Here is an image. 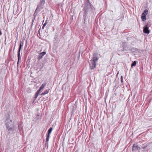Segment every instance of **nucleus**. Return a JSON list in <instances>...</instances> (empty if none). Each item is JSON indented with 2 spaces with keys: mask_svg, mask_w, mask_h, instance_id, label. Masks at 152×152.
I'll return each instance as SVG.
<instances>
[{
  "mask_svg": "<svg viewBox=\"0 0 152 152\" xmlns=\"http://www.w3.org/2000/svg\"><path fill=\"white\" fill-rule=\"evenodd\" d=\"M94 10L95 8L90 2L89 0H86L85 1L83 8V11L84 12L83 15V19L84 22L86 20V18L87 16L90 15L93 13Z\"/></svg>",
  "mask_w": 152,
  "mask_h": 152,
  "instance_id": "1",
  "label": "nucleus"
},
{
  "mask_svg": "<svg viewBox=\"0 0 152 152\" xmlns=\"http://www.w3.org/2000/svg\"><path fill=\"white\" fill-rule=\"evenodd\" d=\"M5 125L8 131H12L15 129L12 120L7 118L5 121Z\"/></svg>",
  "mask_w": 152,
  "mask_h": 152,
  "instance_id": "2",
  "label": "nucleus"
},
{
  "mask_svg": "<svg viewBox=\"0 0 152 152\" xmlns=\"http://www.w3.org/2000/svg\"><path fill=\"white\" fill-rule=\"evenodd\" d=\"M45 3V0H40L38 4L37 8L39 10V11H40L41 10L43 9L44 7V5Z\"/></svg>",
  "mask_w": 152,
  "mask_h": 152,
  "instance_id": "3",
  "label": "nucleus"
},
{
  "mask_svg": "<svg viewBox=\"0 0 152 152\" xmlns=\"http://www.w3.org/2000/svg\"><path fill=\"white\" fill-rule=\"evenodd\" d=\"M122 47L123 49H121L120 51L121 52H124L128 51L129 50L128 48L127 47V45L126 43L123 42L122 43Z\"/></svg>",
  "mask_w": 152,
  "mask_h": 152,
  "instance_id": "4",
  "label": "nucleus"
},
{
  "mask_svg": "<svg viewBox=\"0 0 152 152\" xmlns=\"http://www.w3.org/2000/svg\"><path fill=\"white\" fill-rule=\"evenodd\" d=\"M140 150V147L138 146L137 144L135 143L133 144L132 148V151L134 152L135 151Z\"/></svg>",
  "mask_w": 152,
  "mask_h": 152,
  "instance_id": "5",
  "label": "nucleus"
},
{
  "mask_svg": "<svg viewBox=\"0 0 152 152\" xmlns=\"http://www.w3.org/2000/svg\"><path fill=\"white\" fill-rule=\"evenodd\" d=\"M98 55V54L97 53H94L93 54V57L90 61H92L96 63L99 59V58L97 57Z\"/></svg>",
  "mask_w": 152,
  "mask_h": 152,
  "instance_id": "6",
  "label": "nucleus"
},
{
  "mask_svg": "<svg viewBox=\"0 0 152 152\" xmlns=\"http://www.w3.org/2000/svg\"><path fill=\"white\" fill-rule=\"evenodd\" d=\"M96 63L92 61H90V63L89 64L90 68L92 70L96 68Z\"/></svg>",
  "mask_w": 152,
  "mask_h": 152,
  "instance_id": "7",
  "label": "nucleus"
},
{
  "mask_svg": "<svg viewBox=\"0 0 152 152\" xmlns=\"http://www.w3.org/2000/svg\"><path fill=\"white\" fill-rule=\"evenodd\" d=\"M148 24L147 23L146 25H145L143 27V31L145 33L148 34L150 33V30L148 29Z\"/></svg>",
  "mask_w": 152,
  "mask_h": 152,
  "instance_id": "8",
  "label": "nucleus"
},
{
  "mask_svg": "<svg viewBox=\"0 0 152 152\" xmlns=\"http://www.w3.org/2000/svg\"><path fill=\"white\" fill-rule=\"evenodd\" d=\"M46 54V53L45 52H43L42 53H39L38 57V60H40L41 59L43 56L45 55Z\"/></svg>",
  "mask_w": 152,
  "mask_h": 152,
  "instance_id": "9",
  "label": "nucleus"
},
{
  "mask_svg": "<svg viewBox=\"0 0 152 152\" xmlns=\"http://www.w3.org/2000/svg\"><path fill=\"white\" fill-rule=\"evenodd\" d=\"M23 42H20V43L19 47V48L18 51V54H20V52L21 49V48L22 46L23 45Z\"/></svg>",
  "mask_w": 152,
  "mask_h": 152,
  "instance_id": "10",
  "label": "nucleus"
},
{
  "mask_svg": "<svg viewBox=\"0 0 152 152\" xmlns=\"http://www.w3.org/2000/svg\"><path fill=\"white\" fill-rule=\"evenodd\" d=\"M146 15L145 14H144V13L142 14V15H141V19H142V20L143 21H145L146 20Z\"/></svg>",
  "mask_w": 152,
  "mask_h": 152,
  "instance_id": "11",
  "label": "nucleus"
},
{
  "mask_svg": "<svg viewBox=\"0 0 152 152\" xmlns=\"http://www.w3.org/2000/svg\"><path fill=\"white\" fill-rule=\"evenodd\" d=\"M46 83L45 84H42L41 86L40 87L39 89L41 91L43 89V88L45 87L46 85Z\"/></svg>",
  "mask_w": 152,
  "mask_h": 152,
  "instance_id": "12",
  "label": "nucleus"
},
{
  "mask_svg": "<svg viewBox=\"0 0 152 152\" xmlns=\"http://www.w3.org/2000/svg\"><path fill=\"white\" fill-rule=\"evenodd\" d=\"M40 11H39L38 9H36L34 13L33 14V15L34 16V18H35V16L37 15V13Z\"/></svg>",
  "mask_w": 152,
  "mask_h": 152,
  "instance_id": "13",
  "label": "nucleus"
},
{
  "mask_svg": "<svg viewBox=\"0 0 152 152\" xmlns=\"http://www.w3.org/2000/svg\"><path fill=\"white\" fill-rule=\"evenodd\" d=\"M18 62H17V66H18L19 65V61H20V59H21V58L20 57V54H18Z\"/></svg>",
  "mask_w": 152,
  "mask_h": 152,
  "instance_id": "14",
  "label": "nucleus"
},
{
  "mask_svg": "<svg viewBox=\"0 0 152 152\" xmlns=\"http://www.w3.org/2000/svg\"><path fill=\"white\" fill-rule=\"evenodd\" d=\"M53 130L52 127H50L48 131V134H49V135H50V133H51L52 130Z\"/></svg>",
  "mask_w": 152,
  "mask_h": 152,
  "instance_id": "15",
  "label": "nucleus"
},
{
  "mask_svg": "<svg viewBox=\"0 0 152 152\" xmlns=\"http://www.w3.org/2000/svg\"><path fill=\"white\" fill-rule=\"evenodd\" d=\"M136 64V61H134L133 63L131 64V67H132L134 66H135Z\"/></svg>",
  "mask_w": 152,
  "mask_h": 152,
  "instance_id": "16",
  "label": "nucleus"
},
{
  "mask_svg": "<svg viewBox=\"0 0 152 152\" xmlns=\"http://www.w3.org/2000/svg\"><path fill=\"white\" fill-rule=\"evenodd\" d=\"M49 91V90H46L45 91H44V92L42 93V94H41V95H45L46 94H47L48 93V92Z\"/></svg>",
  "mask_w": 152,
  "mask_h": 152,
  "instance_id": "17",
  "label": "nucleus"
},
{
  "mask_svg": "<svg viewBox=\"0 0 152 152\" xmlns=\"http://www.w3.org/2000/svg\"><path fill=\"white\" fill-rule=\"evenodd\" d=\"M148 10H147L146 9L142 13H144L146 15H147L148 14Z\"/></svg>",
  "mask_w": 152,
  "mask_h": 152,
  "instance_id": "18",
  "label": "nucleus"
},
{
  "mask_svg": "<svg viewBox=\"0 0 152 152\" xmlns=\"http://www.w3.org/2000/svg\"><path fill=\"white\" fill-rule=\"evenodd\" d=\"M54 39V40L56 41V43H57V42H58V37L57 36L55 37Z\"/></svg>",
  "mask_w": 152,
  "mask_h": 152,
  "instance_id": "19",
  "label": "nucleus"
},
{
  "mask_svg": "<svg viewBox=\"0 0 152 152\" xmlns=\"http://www.w3.org/2000/svg\"><path fill=\"white\" fill-rule=\"evenodd\" d=\"M50 135H49V134H47V138H46V142H48V141L49 140V137H50Z\"/></svg>",
  "mask_w": 152,
  "mask_h": 152,
  "instance_id": "20",
  "label": "nucleus"
},
{
  "mask_svg": "<svg viewBox=\"0 0 152 152\" xmlns=\"http://www.w3.org/2000/svg\"><path fill=\"white\" fill-rule=\"evenodd\" d=\"M47 21L46 20L45 21V23L43 25V26H42V29H44V27H45V26L47 24Z\"/></svg>",
  "mask_w": 152,
  "mask_h": 152,
  "instance_id": "21",
  "label": "nucleus"
},
{
  "mask_svg": "<svg viewBox=\"0 0 152 152\" xmlns=\"http://www.w3.org/2000/svg\"><path fill=\"white\" fill-rule=\"evenodd\" d=\"M40 91H41L39 89H38V90L37 91L36 93L35 94H37V95H39V94L40 93Z\"/></svg>",
  "mask_w": 152,
  "mask_h": 152,
  "instance_id": "22",
  "label": "nucleus"
},
{
  "mask_svg": "<svg viewBox=\"0 0 152 152\" xmlns=\"http://www.w3.org/2000/svg\"><path fill=\"white\" fill-rule=\"evenodd\" d=\"M45 146L46 147L47 146H48V142H46L45 144Z\"/></svg>",
  "mask_w": 152,
  "mask_h": 152,
  "instance_id": "23",
  "label": "nucleus"
},
{
  "mask_svg": "<svg viewBox=\"0 0 152 152\" xmlns=\"http://www.w3.org/2000/svg\"><path fill=\"white\" fill-rule=\"evenodd\" d=\"M38 95H37V94H35V99L37 98V97L38 96Z\"/></svg>",
  "mask_w": 152,
  "mask_h": 152,
  "instance_id": "24",
  "label": "nucleus"
},
{
  "mask_svg": "<svg viewBox=\"0 0 152 152\" xmlns=\"http://www.w3.org/2000/svg\"><path fill=\"white\" fill-rule=\"evenodd\" d=\"M147 147V145H145V146H144V147H142V148H143V149H145Z\"/></svg>",
  "mask_w": 152,
  "mask_h": 152,
  "instance_id": "25",
  "label": "nucleus"
},
{
  "mask_svg": "<svg viewBox=\"0 0 152 152\" xmlns=\"http://www.w3.org/2000/svg\"><path fill=\"white\" fill-rule=\"evenodd\" d=\"M121 82L122 83H123V76H122L121 77Z\"/></svg>",
  "mask_w": 152,
  "mask_h": 152,
  "instance_id": "26",
  "label": "nucleus"
},
{
  "mask_svg": "<svg viewBox=\"0 0 152 152\" xmlns=\"http://www.w3.org/2000/svg\"><path fill=\"white\" fill-rule=\"evenodd\" d=\"M2 34V33L1 31L0 30V35Z\"/></svg>",
  "mask_w": 152,
  "mask_h": 152,
  "instance_id": "27",
  "label": "nucleus"
},
{
  "mask_svg": "<svg viewBox=\"0 0 152 152\" xmlns=\"http://www.w3.org/2000/svg\"><path fill=\"white\" fill-rule=\"evenodd\" d=\"M75 152H77V151H76Z\"/></svg>",
  "mask_w": 152,
  "mask_h": 152,
  "instance_id": "28",
  "label": "nucleus"
}]
</instances>
